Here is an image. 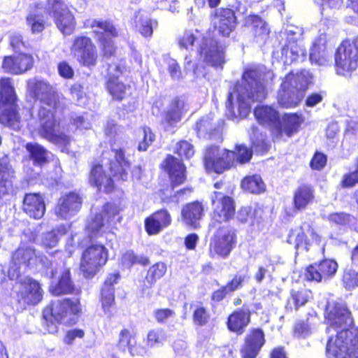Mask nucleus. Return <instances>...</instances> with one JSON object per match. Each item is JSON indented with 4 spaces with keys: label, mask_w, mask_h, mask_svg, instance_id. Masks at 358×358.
Wrapping results in <instances>:
<instances>
[{
    "label": "nucleus",
    "mask_w": 358,
    "mask_h": 358,
    "mask_svg": "<svg viewBox=\"0 0 358 358\" xmlns=\"http://www.w3.org/2000/svg\"><path fill=\"white\" fill-rule=\"evenodd\" d=\"M236 243V236L233 229L229 227H220L212 239L211 252L222 257H227L235 246Z\"/></svg>",
    "instance_id": "2eb2a0df"
},
{
    "label": "nucleus",
    "mask_w": 358,
    "mask_h": 358,
    "mask_svg": "<svg viewBox=\"0 0 358 358\" xmlns=\"http://www.w3.org/2000/svg\"><path fill=\"white\" fill-rule=\"evenodd\" d=\"M16 95L9 78L0 80V123L20 129V117L17 111Z\"/></svg>",
    "instance_id": "423d86ee"
},
{
    "label": "nucleus",
    "mask_w": 358,
    "mask_h": 358,
    "mask_svg": "<svg viewBox=\"0 0 358 358\" xmlns=\"http://www.w3.org/2000/svg\"><path fill=\"white\" fill-rule=\"evenodd\" d=\"M90 26L97 36L104 55H112L115 50L112 38L118 34L115 26L108 21L96 20L91 21Z\"/></svg>",
    "instance_id": "4468645a"
},
{
    "label": "nucleus",
    "mask_w": 358,
    "mask_h": 358,
    "mask_svg": "<svg viewBox=\"0 0 358 358\" xmlns=\"http://www.w3.org/2000/svg\"><path fill=\"white\" fill-rule=\"evenodd\" d=\"M196 130L200 138H206L213 130V124L210 117L201 118L196 124Z\"/></svg>",
    "instance_id": "4d7b16f0"
},
{
    "label": "nucleus",
    "mask_w": 358,
    "mask_h": 358,
    "mask_svg": "<svg viewBox=\"0 0 358 358\" xmlns=\"http://www.w3.org/2000/svg\"><path fill=\"white\" fill-rule=\"evenodd\" d=\"M85 336V332L82 329H74L66 332L63 341L65 344L72 345L76 338H82Z\"/></svg>",
    "instance_id": "69168bd1"
},
{
    "label": "nucleus",
    "mask_w": 358,
    "mask_h": 358,
    "mask_svg": "<svg viewBox=\"0 0 358 358\" xmlns=\"http://www.w3.org/2000/svg\"><path fill=\"white\" fill-rule=\"evenodd\" d=\"M173 151L179 156H183L187 159L192 157L194 154L193 145L187 141L178 142L174 147Z\"/></svg>",
    "instance_id": "052dcab7"
},
{
    "label": "nucleus",
    "mask_w": 358,
    "mask_h": 358,
    "mask_svg": "<svg viewBox=\"0 0 358 358\" xmlns=\"http://www.w3.org/2000/svg\"><path fill=\"white\" fill-rule=\"evenodd\" d=\"M282 55L284 57L285 64H292L300 57L306 56V50L299 46L294 41H289L288 44L283 47Z\"/></svg>",
    "instance_id": "ea45409f"
},
{
    "label": "nucleus",
    "mask_w": 358,
    "mask_h": 358,
    "mask_svg": "<svg viewBox=\"0 0 358 358\" xmlns=\"http://www.w3.org/2000/svg\"><path fill=\"white\" fill-rule=\"evenodd\" d=\"M26 149L35 164L41 166L46 163L48 152L42 145L30 143L26 145Z\"/></svg>",
    "instance_id": "37998d69"
},
{
    "label": "nucleus",
    "mask_w": 358,
    "mask_h": 358,
    "mask_svg": "<svg viewBox=\"0 0 358 358\" xmlns=\"http://www.w3.org/2000/svg\"><path fill=\"white\" fill-rule=\"evenodd\" d=\"M171 222V216L166 210H159L155 213L145 220V229L150 235L158 234L164 227H168Z\"/></svg>",
    "instance_id": "c85d7f7f"
},
{
    "label": "nucleus",
    "mask_w": 358,
    "mask_h": 358,
    "mask_svg": "<svg viewBox=\"0 0 358 358\" xmlns=\"http://www.w3.org/2000/svg\"><path fill=\"white\" fill-rule=\"evenodd\" d=\"M303 120L301 115H298L295 113L285 114L282 117V121H279V124L276 127L275 131L279 134L285 133L289 137L297 132Z\"/></svg>",
    "instance_id": "f704fd0d"
},
{
    "label": "nucleus",
    "mask_w": 358,
    "mask_h": 358,
    "mask_svg": "<svg viewBox=\"0 0 358 358\" xmlns=\"http://www.w3.org/2000/svg\"><path fill=\"white\" fill-rule=\"evenodd\" d=\"M338 268L337 263L331 259H325L319 264H315L307 267L305 278L308 280L322 282L334 275Z\"/></svg>",
    "instance_id": "a211bd4d"
},
{
    "label": "nucleus",
    "mask_w": 358,
    "mask_h": 358,
    "mask_svg": "<svg viewBox=\"0 0 358 358\" xmlns=\"http://www.w3.org/2000/svg\"><path fill=\"white\" fill-rule=\"evenodd\" d=\"M73 56L85 66H94L97 59L96 47L91 38L87 36H77L71 48Z\"/></svg>",
    "instance_id": "ddd939ff"
},
{
    "label": "nucleus",
    "mask_w": 358,
    "mask_h": 358,
    "mask_svg": "<svg viewBox=\"0 0 358 358\" xmlns=\"http://www.w3.org/2000/svg\"><path fill=\"white\" fill-rule=\"evenodd\" d=\"M45 11L37 8L28 15L27 22L34 34L40 33L45 29Z\"/></svg>",
    "instance_id": "79ce46f5"
},
{
    "label": "nucleus",
    "mask_w": 358,
    "mask_h": 358,
    "mask_svg": "<svg viewBox=\"0 0 358 358\" xmlns=\"http://www.w3.org/2000/svg\"><path fill=\"white\" fill-rule=\"evenodd\" d=\"M134 23L138 31L144 36H150L153 28L157 26V21L153 20L145 11L139 10L134 16Z\"/></svg>",
    "instance_id": "e433bc0d"
},
{
    "label": "nucleus",
    "mask_w": 358,
    "mask_h": 358,
    "mask_svg": "<svg viewBox=\"0 0 358 358\" xmlns=\"http://www.w3.org/2000/svg\"><path fill=\"white\" fill-rule=\"evenodd\" d=\"M58 275V282H52L50 287V291L55 296L69 294L73 289V286L70 278V270L64 265L56 268L55 271H52V278H55Z\"/></svg>",
    "instance_id": "5701e85b"
},
{
    "label": "nucleus",
    "mask_w": 358,
    "mask_h": 358,
    "mask_svg": "<svg viewBox=\"0 0 358 358\" xmlns=\"http://www.w3.org/2000/svg\"><path fill=\"white\" fill-rule=\"evenodd\" d=\"M140 133L143 139L139 142L138 149L140 151H145L155 141V136L148 127L143 128Z\"/></svg>",
    "instance_id": "e2e57ef3"
},
{
    "label": "nucleus",
    "mask_w": 358,
    "mask_h": 358,
    "mask_svg": "<svg viewBox=\"0 0 358 358\" xmlns=\"http://www.w3.org/2000/svg\"><path fill=\"white\" fill-rule=\"evenodd\" d=\"M185 109V102L182 99L173 101L171 108L169 110L164 117L165 121L172 126L180 120L182 111Z\"/></svg>",
    "instance_id": "c03bdc74"
},
{
    "label": "nucleus",
    "mask_w": 358,
    "mask_h": 358,
    "mask_svg": "<svg viewBox=\"0 0 358 358\" xmlns=\"http://www.w3.org/2000/svg\"><path fill=\"white\" fill-rule=\"evenodd\" d=\"M115 158V162L110 163V171L115 180H127L129 171V164L124 158L122 150H113Z\"/></svg>",
    "instance_id": "7c9ffc66"
},
{
    "label": "nucleus",
    "mask_w": 358,
    "mask_h": 358,
    "mask_svg": "<svg viewBox=\"0 0 358 358\" xmlns=\"http://www.w3.org/2000/svg\"><path fill=\"white\" fill-rule=\"evenodd\" d=\"M66 232V228L64 225L59 227L56 230H53L45 234L43 236L42 244L45 248H55L59 241V236L64 235Z\"/></svg>",
    "instance_id": "09e8293b"
},
{
    "label": "nucleus",
    "mask_w": 358,
    "mask_h": 358,
    "mask_svg": "<svg viewBox=\"0 0 358 358\" xmlns=\"http://www.w3.org/2000/svg\"><path fill=\"white\" fill-rule=\"evenodd\" d=\"M199 32L197 30L195 31L187 30L185 31L178 38V43L181 50H189L191 49L198 38Z\"/></svg>",
    "instance_id": "864d4df0"
},
{
    "label": "nucleus",
    "mask_w": 358,
    "mask_h": 358,
    "mask_svg": "<svg viewBox=\"0 0 358 358\" xmlns=\"http://www.w3.org/2000/svg\"><path fill=\"white\" fill-rule=\"evenodd\" d=\"M82 199L78 194L70 192L62 196L55 208V215L61 219H69L80 209Z\"/></svg>",
    "instance_id": "f3484780"
},
{
    "label": "nucleus",
    "mask_w": 358,
    "mask_h": 358,
    "mask_svg": "<svg viewBox=\"0 0 358 358\" xmlns=\"http://www.w3.org/2000/svg\"><path fill=\"white\" fill-rule=\"evenodd\" d=\"M22 208L29 217L41 219L45 211L44 199L40 194H26L23 200Z\"/></svg>",
    "instance_id": "b1692460"
},
{
    "label": "nucleus",
    "mask_w": 358,
    "mask_h": 358,
    "mask_svg": "<svg viewBox=\"0 0 358 358\" xmlns=\"http://www.w3.org/2000/svg\"><path fill=\"white\" fill-rule=\"evenodd\" d=\"M329 325L327 331L336 334L327 341L326 355L329 358H358V328H350L353 324L351 312L340 300L327 299L324 311Z\"/></svg>",
    "instance_id": "f257e3e1"
},
{
    "label": "nucleus",
    "mask_w": 358,
    "mask_h": 358,
    "mask_svg": "<svg viewBox=\"0 0 358 358\" xmlns=\"http://www.w3.org/2000/svg\"><path fill=\"white\" fill-rule=\"evenodd\" d=\"M89 181L92 185L96 187L99 190L110 192L113 189V179L110 175L106 174L102 165L96 164L92 167Z\"/></svg>",
    "instance_id": "bb28decb"
},
{
    "label": "nucleus",
    "mask_w": 358,
    "mask_h": 358,
    "mask_svg": "<svg viewBox=\"0 0 358 358\" xmlns=\"http://www.w3.org/2000/svg\"><path fill=\"white\" fill-rule=\"evenodd\" d=\"M203 208L201 203L193 202L187 204L182 210V217L185 224L196 227L197 222L201 218Z\"/></svg>",
    "instance_id": "4c0bfd02"
},
{
    "label": "nucleus",
    "mask_w": 358,
    "mask_h": 358,
    "mask_svg": "<svg viewBox=\"0 0 358 358\" xmlns=\"http://www.w3.org/2000/svg\"><path fill=\"white\" fill-rule=\"evenodd\" d=\"M107 87L112 96L117 100H122L130 90L129 87L125 86L122 83L111 79L108 80Z\"/></svg>",
    "instance_id": "8fccbe9b"
},
{
    "label": "nucleus",
    "mask_w": 358,
    "mask_h": 358,
    "mask_svg": "<svg viewBox=\"0 0 358 358\" xmlns=\"http://www.w3.org/2000/svg\"><path fill=\"white\" fill-rule=\"evenodd\" d=\"M131 342V334L128 329H122L119 334L118 348L124 351L127 348H130Z\"/></svg>",
    "instance_id": "0e129e2a"
},
{
    "label": "nucleus",
    "mask_w": 358,
    "mask_h": 358,
    "mask_svg": "<svg viewBox=\"0 0 358 358\" xmlns=\"http://www.w3.org/2000/svg\"><path fill=\"white\" fill-rule=\"evenodd\" d=\"M264 334L260 329H251L241 350L243 358H255L264 344Z\"/></svg>",
    "instance_id": "4be33fe9"
},
{
    "label": "nucleus",
    "mask_w": 358,
    "mask_h": 358,
    "mask_svg": "<svg viewBox=\"0 0 358 358\" xmlns=\"http://www.w3.org/2000/svg\"><path fill=\"white\" fill-rule=\"evenodd\" d=\"M104 217L102 214L95 213L92 216L86 225L87 232L89 234L90 238H98L101 234L103 224Z\"/></svg>",
    "instance_id": "a18cd8bd"
},
{
    "label": "nucleus",
    "mask_w": 358,
    "mask_h": 358,
    "mask_svg": "<svg viewBox=\"0 0 358 358\" xmlns=\"http://www.w3.org/2000/svg\"><path fill=\"white\" fill-rule=\"evenodd\" d=\"M257 213V210L252 209L250 206H243L241 207L236 215V217L238 221L243 223L248 222L250 224H254V221L255 220V215Z\"/></svg>",
    "instance_id": "13d9d810"
},
{
    "label": "nucleus",
    "mask_w": 358,
    "mask_h": 358,
    "mask_svg": "<svg viewBox=\"0 0 358 358\" xmlns=\"http://www.w3.org/2000/svg\"><path fill=\"white\" fill-rule=\"evenodd\" d=\"M197 51L199 59L207 64L221 66L224 63L223 47L210 36L202 38Z\"/></svg>",
    "instance_id": "f8f14e48"
},
{
    "label": "nucleus",
    "mask_w": 358,
    "mask_h": 358,
    "mask_svg": "<svg viewBox=\"0 0 358 358\" xmlns=\"http://www.w3.org/2000/svg\"><path fill=\"white\" fill-rule=\"evenodd\" d=\"M18 297L28 305H35L43 298V290L40 284L31 278H26L21 284Z\"/></svg>",
    "instance_id": "aec40b11"
},
{
    "label": "nucleus",
    "mask_w": 358,
    "mask_h": 358,
    "mask_svg": "<svg viewBox=\"0 0 358 358\" xmlns=\"http://www.w3.org/2000/svg\"><path fill=\"white\" fill-rule=\"evenodd\" d=\"M121 263L127 267H130L135 263L145 265L148 263V259L143 256H136L132 251H127L122 255Z\"/></svg>",
    "instance_id": "bf43d9fd"
},
{
    "label": "nucleus",
    "mask_w": 358,
    "mask_h": 358,
    "mask_svg": "<svg viewBox=\"0 0 358 358\" xmlns=\"http://www.w3.org/2000/svg\"><path fill=\"white\" fill-rule=\"evenodd\" d=\"M38 257L35 250L31 246L22 245L13 253L12 262L15 266H29L36 264Z\"/></svg>",
    "instance_id": "72a5a7b5"
},
{
    "label": "nucleus",
    "mask_w": 358,
    "mask_h": 358,
    "mask_svg": "<svg viewBox=\"0 0 358 358\" xmlns=\"http://www.w3.org/2000/svg\"><path fill=\"white\" fill-rule=\"evenodd\" d=\"M310 79L307 71L296 74L289 73L280 85L278 94V104L286 108L297 106L304 97Z\"/></svg>",
    "instance_id": "39448f33"
},
{
    "label": "nucleus",
    "mask_w": 358,
    "mask_h": 358,
    "mask_svg": "<svg viewBox=\"0 0 358 358\" xmlns=\"http://www.w3.org/2000/svg\"><path fill=\"white\" fill-rule=\"evenodd\" d=\"M287 241L290 244H294L297 250H324L322 238L307 222L292 229L289 234Z\"/></svg>",
    "instance_id": "1a4fd4ad"
},
{
    "label": "nucleus",
    "mask_w": 358,
    "mask_h": 358,
    "mask_svg": "<svg viewBox=\"0 0 358 358\" xmlns=\"http://www.w3.org/2000/svg\"><path fill=\"white\" fill-rule=\"evenodd\" d=\"M343 282L348 289L358 287V271L352 268H347L343 276Z\"/></svg>",
    "instance_id": "680f3d73"
},
{
    "label": "nucleus",
    "mask_w": 358,
    "mask_h": 358,
    "mask_svg": "<svg viewBox=\"0 0 358 358\" xmlns=\"http://www.w3.org/2000/svg\"><path fill=\"white\" fill-rule=\"evenodd\" d=\"M166 271V265L162 262H158L149 268L145 280L149 284L152 285L158 279H160L165 274Z\"/></svg>",
    "instance_id": "5fc2aeb1"
},
{
    "label": "nucleus",
    "mask_w": 358,
    "mask_h": 358,
    "mask_svg": "<svg viewBox=\"0 0 358 358\" xmlns=\"http://www.w3.org/2000/svg\"><path fill=\"white\" fill-rule=\"evenodd\" d=\"M358 183V172H351L345 174L341 181L343 187H352Z\"/></svg>",
    "instance_id": "774afa93"
},
{
    "label": "nucleus",
    "mask_w": 358,
    "mask_h": 358,
    "mask_svg": "<svg viewBox=\"0 0 358 358\" xmlns=\"http://www.w3.org/2000/svg\"><path fill=\"white\" fill-rule=\"evenodd\" d=\"M250 320V313L248 310H238L229 316L227 326L230 331L242 334Z\"/></svg>",
    "instance_id": "c9c22d12"
},
{
    "label": "nucleus",
    "mask_w": 358,
    "mask_h": 358,
    "mask_svg": "<svg viewBox=\"0 0 358 358\" xmlns=\"http://www.w3.org/2000/svg\"><path fill=\"white\" fill-rule=\"evenodd\" d=\"M166 332L162 329L150 330L147 336V344L150 347L162 345L166 341Z\"/></svg>",
    "instance_id": "6e6d98bb"
},
{
    "label": "nucleus",
    "mask_w": 358,
    "mask_h": 358,
    "mask_svg": "<svg viewBox=\"0 0 358 358\" xmlns=\"http://www.w3.org/2000/svg\"><path fill=\"white\" fill-rule=\"evenodd\" d=\"M156 320L159 323L165 322L169 318L175 315V313L169 308L157 309L153 312Z\"/></svg>",
    "instance_id": "338daca9"
},
{
    "label": "nucleus",
    "mask_w": 358,
    "mask_h": 358,
    "mask_svg": "<svg viewBox=\"0 0 358 358\" xmlns=\"http://www.w3.org/2000/svg\"><path fill=\"white\" fill-rule=\"evenodd\" d=\"M310 60L319 66H326L330 62V56L327 51V36L320 34L313 41L310 51Z\"/></svg>",
    "instance_id": "a878e982"
},
{
    "label": "nucleus",
    "mask_w": 358,
    "mask_h": 358,
    "mask_svg": "<svg viewBox=\"0 0 358 358\" xmlns=\"http://www.w3.org/2000/svg\"><path fill=\"white\" fill-rule=\"evenodd\" d=\"M273 77V73L264 66L245 70L241 83L229 93L227 107L230 108L236 103L238 115L241 118L246 117L251 110L250 101H262L266 98V85Z\"/></svg>",
    "instance_id": "7ed1b4c3"
},
{
    "label": "nucleus",
    "mask_w": 358,
    "mask_h": 358,
    "mask_svg": "<svg viewBox=\"0 0 358 358\" xmlns=\"http://www.w3.org/2000/svg\"><path fill=\"white\" fill-rule=\"evenodd\" d=\"M15 171L6 157L0 159V197L8 194L13 189Z\"/></svg>",
    "instance_id": "c756f323"
},
{
    "label": "nucleus",
    "mask_w": 358,
    "mask_h": 358,
    "mask_svg": "<svg viewBox=\"0 0 358 358\" xmlns=\"http://www.w3.org/2000/svg\"><path fill=\"white\" fill-rule=\"evenodd\" d=\"M184 69L187 75L189 76V78L194 82L202 78L206 74L203 66L196 65L188 56L185 58Z\"/></svg>",
    "instance_id": "de8ad7c7"
},
{
    "label": "nucleus",
    "mask_w": 358,
    "mask_h": 358,
    "mask_svg": "<svg viewBox=\"0 0 358 358\" xmlns=\"http://www.w3.org/2000/svg\"><path fill=\"white\" fill-rule=\"evenodd\" d=\"M252 145L257 152H264L268 150L269 145L266 142V134L259 128L253 127L250 134Z\"/></svg>",
    "instance_id": "49530a36"
},
{
    "label": "nucleus",
    "mask_w": 358,
    "mask_h": 358,
    "mask_svg": "<svg viewBox=\"0 0 358 358\" xmlns=\"http://www.w3.org/2000/svg\"><path fill=\"white\" fill-rule=\"evenodd\" d=\"M163 167L169 173L173 186L179 185L186 179L185 167L178 159L169 155L163 163Z\"/></svg>",
    "instance_id": "393cba45"
},
{
    "label": "nucleus",
    "mask_w": 358,
    "mask_h": 358,
    "mask_svg": "<svg viewBox=\"0 0 358 358\" xmlns=\"http://www.w3.org/2000/svg\"><path fill=\"white\" fill-rule=\"evenodd\" d=\"M212 22L218 32L223 36H228L236 26L234 13L229 8L216 10L212 16Z\"/></svg>",
    "instance_id": "6ab92c4d"
},
{
    "label": "nucleus",
    "mask_w": 358,
    "mask_h": 358,
    "mask_svg": "<svg viewBox=\"0 0 358 358\" xmlns=\"http://www.w3.org/2000/svg\"><path fill=\"white\" fill-rule=\"evenodd\" d=\"M241 187L252 194H261L265 191L266 185L259 175H252L242 180Z\"/></svg>",
    "instance_id": "a19ab883"
},
{
    "label": "nucleus",
    "mask_w": 358,
    "mask_h": 358,
    "mask_svg": "<svg viewBox=\"0 0 358 358\" xmlns=\"http://www.w3.org/2000/svg\"><path fill=\"white\" fill-rule=\"evenodd\" d=\"M257 120L263 125L272 129H276L279 124V115L273 108L267 106H257L254 111Z\"/></svg>",
    "instance_id": "2f4dec72"
},
{
    "label": "nucleus",
    "mask_w": 358,
    "mask_h": 358,
    "mask_svg": "<svg viewBox=\"0 0 358 358\" xmlns=\"http://www.w3.org/2000/svg\"><path fill=\"white\" fill-rule=\"evenodd\" d=\"M27 86L29 92L42 103L38 112V122L33 126V134H37L55 144L67 145L70 138L60 130L55 117L62 107L54 87L47 81L36 78L29 80Z\"/></svg>",
    "instance_id": "f03ea898"
},
{
    "label": "nucleus",
    "mask_w": 358,
    "mask_h": 358,
    "mask_svg": "<svg viewBox=\"0 0 358 358\" xmlns=\"http://www.w3.org/2000/svg\"><path fill=\"white\" fill-rule=\"evenodd\" d=\"M312 297V292L308 289L292 291L289 303H291L292 302L295 306V308L297 309L300 306L305 305Z\"/></svg>",
    "instance_id": "3c124183"
},
{
    "label": "nucleus",
    "mask_w": 358,
    "mask_h": 358,
    "mask_svg": "<svg viewBox=\"0 0 358 358\" xmlns=\"http://www.w3.org/2000/svg\"><path fill=\"white\" fill-rule=\"evenodd\" d=\"M80 303L78 299L71 301L68 299L62 301L57 300L50 307L44 310V317L50 315L57 322H68L69 317L79 313Z\"/></svg>",
    "instance_id": "dca6fc26"
},
{
    "label": "nucleus",
    "mask_w": 358,
    "mask_h": 358,
    "mask_svg": "<svg viewBox=\"0 0 358 358\" xmlns=\"http://www.w3.org/2000/svg\"><path fill=\"white\" fill-rule=\"evenodd\" d=\"M47 10L64 34H71L76 26L75 17L63 0H48Z\"/></svg>",
    "instance_id": "9d476101"
},
{
    "label": "nucleus",
    "mask_w": 358,
    "mask_h": 358,
    "mask_svg": "<svg viewBox=\"0 0 358 358\" xmlns=\"http://www.w3.org/2000/svg\"><path fill=\"white\" fill-rule=\"evenodd\" d=\"M120 278L118 273L109 274L105 280L101 291L102 308L106 314L112 313V308L114 303V288L113 285L117 282Z\"/></svg>",
    "instance_id": "cd10ccee"
},
{
    "label": "nucleus",
    "mask_w": 358,
    "mask_h": 358,
    "mask_svg": "<svg viewBox=\"0 0 358 358\" xmlns=\"http://www.w3.org/2000/svg\"><path fill=\"white\" fill-rule=\"evenodd\" d=\"M34 59L27 54H19L4 58L2 68L5 71L14 74L22 73L31 69Z\"/></svg>",
    "instance_id": "412c9836"
},
{
    "label": "nucleus",
    "mask_w": 358,
    "mask_h": 358,
    "mask_svg": "<svg viewBox=\"0 0 358 358\" xmlns=\"http://www.w3.org/2000/svg\"><path fill=\"white\" fill-rule=\"evenodd\" d=\"M245 24L250 28L257 42H263L268 36L270 29L266 22L259 16H248L245 19Z\"/></svg>",
    "instance_id": "473e14b6"
},
{
    "label": "nucleus",
    "mask_w": 358,
    "mask_h": 358,
    "mask_svg": "<svg viewBox=\"0 0 358 358\" xmlns=\"http://www.w3.org/2000/svg\"><path fill=\"white\" fill-rule=\"evenodd\" d=\"M314 199L313 190L308 186L299 187L294 196V206L297 210L304 209Z\"/></svg>",
    "instance_id": "58836bf2"
},
{
    "label": "nucleus",
    "mask_w": 358,
    "mask_h": 358,
    "mask_svg": "<svg viewBox=\"0 0 358 358\" xmlns=\"http://www.w3.org/2000/svg\"><path fill=\"white\" fill-rule=\"evenodd\" d=\"M108 252L102 243H92L82 254L80 269L85 278L94 277L106 264Z\"/></svg>",
    "instance_id": "0eeeda50"
},
{
    "label": "nucleus",
    "mask_w": 358,
    "mask_h": 358,
    "mask_svg": "<svg viewBox=\"0 0 358 358\" xmlns=\"http://www.w3.org/2000/svg\"><path fill=\"white\" fill-rule=\"evenodd\" d=\"M212 201V224H221L231 220L235 215V203L234 199L221 192H215Z\"/></svg>",
    "instance_id": "9b49d317"
},
{
    "label": "nucleus",
    "mask_w": 358,
    "mask_h": 358,
    "mask_svg": "<svg viewBox=\"0 0 358 358\" xmlns=\"http://www.w3.org/2000/svg\"><path fill=\"white\" fill-rule=\"evenodd\" d=\"M315 327L309 322L299 321L294 326V336L298 338H305L313 334Z\"/></svg>",
    "instance_id": "603ef678"
},
{
    "label": "nucleus",
    "mask_w": 358,
    "mask_h": 358,
    "mask_svg": "<svg viewBox=\"0 0 358 358\" xmlns=\"http://www.w3.org/2000/svg\"><path fill=\"white\" fill-rule=\"evenodd\" d=\"M338 74L348 76L358 67V38L346 40L337 48L335 55Z\"/></svg>",
    "instance_id": "6e6552de"
},
{
    "label": "nucleus",
    "mask_w": 358,
    "mask_h": 358,
    "mask_svg": "<svg viewBox=\"0 0 358 358\" xmlns=\"http://www.w3.org/2000/svg\"><path fill=\"white\" fill-rule=\"evenodd\" d=\"M252 155V150L244 145H237L235 152L212 146L206 150L205 167L208 172L220 173L232 166L235 162L241 164L249 162Z\"/></svg>",
    "instance_id": "20e7f679"
}]
</instances>
